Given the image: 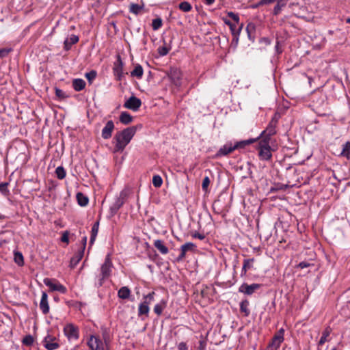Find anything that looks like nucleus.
<instances>
[{
  "instance_id": "obj_31",
  "label": "nucleus",
  "mask_w": 350,
  "mask_h": 350,
  "mask_svg": "<svg viewBox=\"0 0 350 350\" xmlns=\"http://www.w3.org/2000/svg\"><path fill=\"white\" fill-rule=\"evenodd\" d=\"M144 70L143 68L140 65H137L134 70L131 72L132 77H136L138 79H141L143 76Z\"/></svg>"
},
{
  "instance_id": "obj_38",
  "label": "nucleus",
  "mask_w": 350,
  "mask_h": 350,
  "mask_svg": "<svg viewBox=\"0 0 350 350\" xmlns=\"http://www.w3.org/2000/svg\"><path fill=\"white\" fill-rule=\"evenodd\" d=\"M152 184L155 187H160L163 184V180L159 175H154L152 178Z\"/></svg>"
},
{
  "instance_id": "obj_19",
  "label": "nucleus",
  "mask_w": 350,
  "mask_h": 350,
  "mask_svg": "<svg viewBox=\"0 0 350 350\" xmlns=\"http://www.w3.org/2000/svg\"><path fill=\"white\" fill-rule=\"evenodd\" d=\"M79 41V37L76 35H71L67 38L64 42V48L66 51L70 49L72 45L76 44Z\"/></svg>"
},
{
  "instance_id": "obj_61",
  "label": "nucleus",
  "mask_w": 350,
  "mask_h": 350,
  "mask_svg": "<svg viewBox=\"0 0 350 350\" xmlns=\"http://www.w3.org/2000/svg\"><path fill=\"white\" fill-rule=\"evenodd\" d=\"M346 23H350V17H349V18H347L346 19Z\"/></svg>"
},
{
  "instance_id": "obj_29",
  "label": "nucleus",
  "mask_w": 350,
  "mask_h": 350,
  "mask_svg": "<svg viewBox=\"0 0 350 350\" xmlns=\"http://www.w3.org/2000/svg\"><path fill=\"white\" fill-rule=\"evenodd\" d=\"M77 200L78 204L81 206H85L89 202L88 198L86 196H85L83 193H80V192L77 193Z\"/></svg>"
},
{
  "instance_id": "obj_33",
  "label": "nucleus",
  "mask_w": 350,
  "mask_h": 350,
  "mask_svg": "<svg viewBox=\"0 0 350 350\" xmlns=\"http://www.w3.org/2000/svg\"><path fill=\"white\" fill-rule=\"evenodd\" d=\"M341 155L347 159L350 158V142H347L342 145Z\"/></svg>"
},
{
  "instance_id": "obj_35",
  "label": "nucleus",
  "mask_w": 350,
  "mask_h": 350,
  "mask_svg": "<svg viewBox=\"0 0 350 350\" xmlns=\"http://www.w3.org/2000/svg\"><path fill=\"white\" fill-rule=\"evenodd\" d=\"M143 7L136 4V3H131L130 5L129 11L135 14H138L140 11L142 10Z\"/></svg>"
},
{
  "instance_id": "obj_7",
  "label": "nucleus",
  "mask_w": 350,
  "mask_h": 350,
  "mask_svg": "<svg viewBox=\"0 0 350 350\" xmlns=\"http://www.w3.org/2000/svg\"><path fill=\"white\" fill-rule=\"evenodd\" d=\"M112 267L113 263L110 257V254H107L105 257L104 263L100 267V278L99 280V286H102L103 281L110 276Z\"/></svg>"
},
{
  "instance_id": "obj_40",
  "label": "nucleus",
  "mask_w": 350,
  "mask_h": 350,
  "mask_svg": "<svg viewBox=\"0 0 350 350\" xmlns=\"http://www.w3.org/2000/svg\"><path fill=\"white\" fill-rule=\"evenodd\" d=\"M286 3H282V2H277V4L274 6V8H273V13L274 15H278L281 10H282V8L285 6Z\"/></svg>"
},
{
  "instance_id": "obj_55",
  "label": "nucleus",
  "mask_w": 350,
  "mask_h": 350,
  "mask_svg": "<svg viewBox=\"0 0 350 350\" xmlns=\"http://www.w3.org/2000/svg\"><path fill=\"white\" fill-rule=\"evenodd\" d=\"M276 1L275 0H261V3H264V5H268Z\"/></svg>"
},
{
  "instance_id": "obj_51",
  "label": "nucleus",
  "mask_w": 350,
  "mask_h": 350,
  "mask_svg": "<svg viewBox=\"0 0 350 350\" xmlns=\"http://www.w3.org/2000/svg\"><path fill=\"white\" fill-rule=\"evenodd\" d=\"M8 185V183H0V191L2 193L4 192L6 190Z\"/></svg>"
},
{
  "instance_id": "obj_25",
  "label": "nucleus",
  "mask_w": 350,
  "mask_h": 350,
  "mask_svg": "<svg viewBox=\"0 0 350 350\" xmlns=\"http://www.w3.org/2000/svg\"><path fill=\"white\" fill-rule=\"evenodd\" d=\"M85 87V82L82 79H75L72 81V88L75 91L79 92Z\"/></svg>"
},
{
  "instance_id": "obj_26",
  "label": "nucleus",
  "mask_w": 350,
  "mask_h": 350,
  "mask_svg": "<svg viewBox=\"0 0 350 350\" xmlns=\"http://www.w3.org/2000/svg\"><path fill=\"white\" fill-rule=\"evenodd\" d=\"M120 121L126 125L133 121V117L127 111H122L120 116Z\"/></svg>"
},
{
  "instance_id": "obj_16",
  "label": "nucleus",
  "mask_w": 350,
  "mask_h": 350,
  "mask_svg": "<svg viewBox=\"0 0 350 350\" xmlns=\"http://www.w3.org/2000/svg\"><path fill=\"white\" fill-rule=\"evenodd\" d=\"M114 123L112 120H109L102 129V137L108 139L111 137L112 132L114 130Z\"/></svg>"
},
{
  "instance_id": "obj_50",
  "label": "nucleus",
  "mask_w": 350,
  "mask_h": 350,
  "mask_svg": "<svg viewBox=\"0 0 350 350\" xmlns=\"http://www.w3.org/2000/svg\"><path fill=\"white\" fill-rule=\"evenodd\" d=\"M193 237L198 239L200 240H203L205 238V236L203 234L196 232L193 234Z\"/></svg>"
},
{
  "instance_id": "obj_15",
  "label": "nucleus",
  "mask_w": 350,
  "mask_h": 350,
  "mask_svg": "<svg viewBox=\"0 0 350 350\" xmlns=\"http://www.w3.org/2000/svg\"><path fill=\"white\" fill-rule=\"evenodd\" d=\"M284 340L281 334H275L266 348V350H278Z\"/></svg>"
},
{
  "instance_id": "obj_28",
  "label": "nucleus",
  "mask_w": 350,
  "mask_h": 350,
  "mask_svg": "<svg viewBox=\"0 0 350 350\" xmlns=\"http://www.w3.org/2000/svg\"><path fill=\"white\" fill-rule=\"evenodd\" d=\"M98 227H99V222L96 221L94 224L92 230H91V237L90 240V244L92 245L96 239V237L98 234Z\"/></svg>"
},
{
  "instance_id": "obj_49",
  "label": "nucleus",
  "mask_w": 350,
  "mask_h": 350,
  "mask_svg": "<svg viewBox=\"0 0 350 350\" xmlns=\"http://www.w3.org/2000/svg\"><path fill=\"white\" fill-rule=\"evenodd\" d=\"M254 29H255L254 25L252 23H249L246 27V31H247L248 35H250L251 31L254 30Z\"/></svg>"
},
{
  "instance_id": "obj_36",
  "label": "nucleus",
  "mask_w": 350,
  "mask_h": 350,
  "mask_svg": "<svg viewBox=\"0 0 350 350\" xmlns=\"http://www.w3.org/2000/svg\"><path fill=\"white\" fill-rule=\"evenodd\" d=\"M162 20L161 18H157L152 21V27L154 30H158L162 26Z\"/></svg>"
},
{
  "instance_id": "obj_17",
  "label": "nucleus",
  "mask_w": 350,
  "mask_h": 350,
  "mask_svg": "<svg viewBox=\"0 0 350 350\" xmlns=\"http://www.w3.org/2000/svg\"><path fill=\"white\" fill-rule=\"evenodd\" d=\"M55 338L47 336L44 340V346L48 350H55L59 347V344L56 342Z\"/></svg>"
},
{
  "instance_id": "obj_4",
  "label": "nucleus",
  "mask_w": 350,
  "mask_h": 350,
  "mask_svg": "<svg viewBox=\"0 0 350 350\" xmlns=\"http://www.w3.org/2000/svg\"><path fill=\"white\" fill-rule=\"evenodd\" d=\"M278 120L279 116L275 113L268 124L266 129L262 131L257 138H255L256 141L258 139H268V141H270L271 137L276 133V127L278 123Z\"/></svg>"
},
{
  "instance_id": "obj_5",
  "label": "nucleus",
  "mask_w": 350,
  "mask_h": 350,
  "mask_svg": "<svg viewBox=\"0 0 350 350\" xmlns=\"http://www.w3.org/2000/svg\"><path fill=\"white\" fill-rule=\"evenodd\" d=\"M155 293L152 291L147 295L143 296V301L139 304L138 307L137 315L138 317L145 316L148 317L150 307L149 305L154 301Z\"/></svg>"
},
{
  "instance_id": "obj_52",
  "label": "nucleus",
  "mask_w": 350,
  "mask_h": 350,
  "mask_svg": "<svg viewBox=\"0 0 350 350\" xmlns=\"http://www.w3.org/2000/svg\"><path fill=\"white\" fill-rule=\"evenodd\" d=\"M308 266L309 263L304 261L299 262V264L298 265V267H300L301 269L306 268Z\"/></svg>"
},
{
  "instance_id": "obj_18",
  "label": "nucleus",
  "mask_w": 350,
  "mask_h": 350,
  "mask_svg": "<svg viewBox=\"0 0 350 350\" xmlns=\"http://www.w3.org/2000/svg\"><path fill=\"white\" fill-rule=\"evenodd\" d=\"M40 308L44 314H46L49 312L48 295L47 293L44 291L42 292V296L40 302Z\"/></svg>"
},
{
  "instance_id": "obj_46",
  "label": "nucleus",
  "mask_w": 350,
  "mask_h": 350,
  "mask_svg": "<svg viewBox=\"0 0 350 350\" xmlns=\"http://www.w3.org/2000/svg\"><path fill=\"white\" fill-rule=\"evenodd\" d=\"M12 51L11 49H0V58L4 57L8 55V53Z\"/></svg>"
},
{
  "instance_id": "obj_10",
  "label": "nucleus",
  "mask_w": 350,
  "mask_h": 350,
  "mask_svg": "<svg viewBox=\"0 0 350 350\" xmlns=\"http://www.w3.org/2000/svg\"><path fill=\"white\" fill-rule=\"evenodd\" d=\"M87 345L91 350H105L107 346L98 336L94 335L90 336Z\"/></svg>"
},
{
  "instance_id": "obj_2",
  "label": "nucleus",
  "mask_w": 350,
  "mask_h": 350,
  "mask_svg": "<svg viewBox=\"0 0 350 350\" xmlns=\"http://www.w3.org/2000/svg\"><path fill=\"white\" fill-rule=\"evenodd\" d=\"M256 142V139H250L232 144L231 142L226 143L216 152L214 159H219L228 155L237 149L244 148L246 145L251 144Z\"/></svg>"
},
{
  "instance_id": "obj_54",
  "label": "nucleus",
  "mask_w": 350,
  "mask_h": 350,
  "mask_svg": "<svg viewBox=\"0 0 350 350\" xmlns=\"http://www.w3.org/2000/svg\"><path fill=\"white\" fill-rule=\"evenodd\" d=\"M86 242H87V237L84 236L83 238H82V247L81 249H83V250H85V245H86Z\"/></svg>"
},
{
  "instance_id": "obj_6",
  "label": "nucleus",
  "mask_w": 350,
  "mask_h": 350,
  "mask_svg": "<svg viewBox=\"0 0 350 350\" xmlns=\"http://www.w3.org/2000/svg\"><path fill=\"white\" fill-rule=\"evenodd\" d=\"M227 14L234 21V23H233L232 26H230L229 28L233 37L237 38V41H238L239 36L241 33L243 25V23H239L240 18L237 14L232 12H228Z\"/></svg>"
},
{
  "instance_id": "obj_20",
  "label": "nucleus",
  "mask_w": 350,
  "mask_h": 350,
  "mask_svg": "<svg viewBox=\"0 0 350 350\" xmlns=\"http://www.w3.org/2000/svg\"><path fill=\"white\" fill-rule=\"evenodd\" d=\"M84 254L83 249H79L75 256L70 259V267H75L82 259Z\"/></svg>"
},
{
  "instance_id": "obj_27",
  "label": "nucleus",
  "mask_w": 350,
  "mask_h": 350,
  "mask_svg": "<svg viewBox=\"0 0 350 350\" xmlns=\"http://www.w3.org/2000/svg\"><path fill=\"white\" fill-rule=\"evenodd\" d=\"M249 305V301L247 299H244L240 303V311L244 314L245 317H248L250 314Z\"/></svg>"
},
{
  "instance_id": "obj_9",
  "label": "nucleus",
  "mask_w": 350,
  "mask_h": 350,
  "mask_svg": "<svg viewBox=\"0 0 350 350\" xmlns=\"http://www.w3.org/2000/svg\"><path fill=\"white\" fill-rule=\"evenodd\" d=\"M44 284L50 288L51 291H58L62 294L67 292V288L55 279L46 278L43 280Z\"/></svg>"
},
{
  "instance_id": "obj_59",
  "label": "nucleus",
  "mask_w": 350,
  "mask_h": 350,
  "mask_svg": "<svg viewBox=\"0 0 350 350\" xmlns=\"http://www.w3.org/2000/svg\"><path fill=\"white\" fill-rule=\"evenodd\" d=\"M277 334H281L282 336L284 337V329L282 328L280 329V331L278 332V333Z\"/></svg>"
},
{
  "instance_id": "obj_45",
  "label": "nucleus",
  "mask_w": 350,
  "mask_h": 350,
  "mask_svg": "<svg viewBox=\"0 0 350 350\" xmlns=\"http://www.w3.org/2000/svg\"><path fill=\"white\" fill-rule=\"evenodd\" d=\"M61 241L64 243H68L69 242V232L68 231H65L63 232L62 236L61 237Z\"/></svg>"
},
{
  "instance_id": "obj_58",
  "label": "nucleus",
  "mask_w": 350,
  "mask_h": 350,
  "mask_svg": "<svg viewBox=\"0 0 350 350\" xmlns=\"http://www.w3.org/2000/svg\"><path fill=\"white\" fill-rule=\"evenodd\" d=\"M215 0H203L204 3L208 5H212Z\"/></svg>"
},
{
  "instance_id": "obj_47",
  "label": "nucleus",
  "mask_w": 350,
  "mask_h": 350,
  "mask_svg": "<svg viewBox=\"0 0 350 350\" xmlns=\"http://www.w3.org/2000/svg\"><path fill=\"white\" fill-rule=\"evenodd\" d=\"M206 342L204 340H201L199 341V345L198 347V350H206Z\"/></svg>"
},
{
  "instance_id": "obj_42",
  "label": "nucleus",
  "mask_w": 350,
  "mask_h": 350,
  "mask_svg": "<svg viewBox=\"0 0 350 350\" xmlns=\"http://www.w3.org/2000/svg\"><path fill=\"white\" fill-rule=\"evenodd\" d=\"M23 343L25 345L30 346L33 343V338L31 335H27L23 338Z\"/></svg>"
},
{
  "instance_id": "obj_30",
  "label": "nucleus",
  "mask_w": 350,
  "mask_h": 350,
  "mask_svg": "<svg viewBox=\"0 0 350 350\" xmlns=\"http://www.w3.org/2000/svg\"><path fill=\"white\" fill-rule=\"evenodd\" d=\"M332 329L329 327H327L325 329L319 342V345H323L327 340V338L330 335Z\"/></svg>"
},
{
  "instance_id": "obj_56",
  "label": "nucleus",
  "mask_w": 350,
  "mask_h": 350,
  "mask_svg": "<svg viewBox=\"0 0 350 350\" xmlns=\"http://www.w3.org/2000/svg\"><path fill=\"white\" fill-rule=\"evenodd\" d=\"M223 21H224V23H225L226 25H227L229 27H230V26H232V23H232L231 21H230L229 20H228V19H226V18H223Z\"/></svg>"
},
{
  "instance_id": "obj_21",
  "label": "nucleus",
  "mask_w": 350,
  "mask_h": 350,
  "mask_svg": "<svg viewBox=\"0 0 350 350\" xmlns=\"http://www.w3.org/2000/svg\"><path fill=\"white\" fill-rule=\"evenodd\" d=\"M254 258H247L243 260V264L241 269V276L245 275L247 271L253 267Z\"/></svg>"
},
{
  "instance_id": "obj_23",
  "label": "nucleus",
  "mask_w": 350,
  "mask_h": 350,
  "mask_svg": "<svg viewBox=\"0 0 350 350\" xmlns=\"http://www.w3.org/2000/svg\"><path fill=\"white\" fill-rule=\"evenodd\" d=\"M131 291L127 286L121 287L118 291V297L122 299H129Z\"/></svg>"
},
{
  "instance_id": "obj_1",
  "label": "nucleus",
  "mask_w": 350,
  "mask_h": 350,
  "mask_svg": "<svg viewBox=\"0 0 350 350\" xmlns=\"http://www.w3.org/2000/svg\"><path fill=\"white\" fill-rule=\"evenodd\" d=\"M136 131L137 126H133L118 132L113 137L115 142L114 152H122L125 147L130 143Z\"/></svg>"
},
{
  "instance_id": "obj_3",
  "label": "nucleus",
  "mask_w": 350,
  "mask_h": 350,
  "mask_svg": "<svg viewBox=\"0 0 350 350\" xmlns=\"http://www.w3.org/2000/svg\"><path fill=\"white\" fill-rule=\"evenodd\" d=\"M259 139L260 140L256 148L258 150V157L262 161L271 160L272 157V153L270 146V141H268V139Z\"/></svg>"
},
{
  "instance_id": "obj_12",
  "label": "nucleus",
  "mask_w": 350,
  "mask_h": 350,
  "mask_svg": "<svg viewBox=\"0 0 350 350\" xmlns=\"http://www.w3.org/2000/svg\"><path fill=\"white\" fill-rule=\"evenodd\" d=\"M261 287V284L253 283L247 284V283L242 284L239 288V292L243 293L246 295H252L254 292Z\"/></svg>"
},
{
  "instance_id": "obj_8",
  "label": "nucleus",
  "mask_w": 350,
  "mask_h": 350,
  "mask_svg": "<svg viewBox=\"0 0 350 350\" xmlns=\"http://www.w3.org/2000/svg\"><path fill=\"white\" fill-rule=\"evenodd\" d=\"M129 194V190L127 189H123L120 193L118 197L115 199V202L110 206V212L112 215H114L117 213L118 210L123 206L126 199L127 198Z\"/></svg>"
},
{
  "instance_id": "obj_13",
  "label": "nucleus",
  "mask_w": 350,
  "mask_h": 350,
  "mask_svg": "<svg viewBox=\"0 0 350 350\" xmlns=\"http://www.w3.org/2000/svg\"><path fill=\"white\" fill-rule=\"evenodd\" d=\"M64 332L68 340H77L79 338V329L72 323L66 325L64 328Z\"/></svg>"
},
{
  "instance_id": "obj_43",
  "label": "nucleus",
  "mask_w": 350,
  "mask_h": 350,
  "mask_svg": "<svg viewBox=\"0 0 350 350\" xmlns=\"http://www.w3.org/2000/svg\"><path fill=\"white\" fill-rule=\"evenodd\" d=\"M170 49L165 46H160L158 49V52L159 55L161 56L166 55L168 53Z\"/></svg>"
},
{
  "instance_id": "obj_39",
  "label": "nucleus",
  "mask_w": 350,
  "mask_h": 350,
  "mask_svg": "<svg viewBox=\"0 0 350 350\" xmlns=\"http://www.w3.org/2000/svg\"><path fill=\"white\" fill-rule=\"evenodd\" d=\"M115 75L117 76L118 80H121L123 71H122V64L120 62V65L114 68Z\"/></svg>"
},
{
  "instance_id": "obj_63",
  "label": "nucleus",
  "mask_w": 350,
  "mask_h": 350,
  "mask_svg": "<svg viewBox=\"0 0 350 350\" xmlns=\"http://www.w3.org/2000/svg\"><path fill=\"white\" fill-rule=\"evenodd\" d=\"M277 2H282L283 0H275Z\"/></svg>"
},
{
  "instance_id": "obj_53",
  "label": "nucleus",
  "mask_w": 350,
  "mask_h": 350,
  "mask_svg": "<svg viewBox=\"0 0 350 350\" xmlns=\"http://www.w3.org/2000/svg\"><path fill=\"white\" fill-rule=\"evenodd\" d=\"M262 5H264V3H261V0H260V1H258V3H256L255 4H252L251 5V8L253 9H256L258 7L262 6Z\"/></svg>"
},
{
  "instance_id": "obj_60",
  "label": "nucleus",
  "mask_w": 350,
  "mask_h": 350,
  "mask_svg": "<svg viewBox=\"0 0 350 350\" xmlns=\"http://www.w3.org/2000/svg\"><path fill=\"white\" fill-rule=\"evenodd\" d=\"M278 42H277V44L275 45V49L278 51V53H281L282 51L279 50V46H278Z\"/></svg>"
},
{
  "instance_id": "obj_37",
  "label": "nucleus",
  "mask_w": 350,
  "mask_h": 350,
  "mask_svg": "<svg viewBox=\"0 0 350 350\" xmlns=\"http://www.w3.org/2000/svg\"><path fill=\"white\" fill-rule=\"evenodd\" d=\"M178 8L182 11L186 12H189L191 10V8H192L191 4L189 2H187V1H183V2H181L179 4Z\"/></svg>"
},
{
  "instance_id": "obj_24",
  "label": "nucleus",
  "mask_w": 350,
  "mask_h": 350,
  "mask_svg": "<svg viewBox=\"0 0 350 350\" xmlns=\"http://www.w3.org/2000/svg\"><path fill=\"white\" fill-rule=\"evenodd\" d=\"M167 306V301L165 299H161L159 303H157L154 307V312L158 315L160 316L163 310Z\"/></svg>"
},
{
  "instance_id": "obj_11",
  "label": "nucleus",
  "mask_w": 350,
  "mask_h": 350,
  "mask_svg": "<svg viewBox=\"0 0 350 350\" xmlns=\"http://www.w3.org/2000/svg\"><path fill=\"white\" fill-rule=\"evenodd\" d=\"M196 245L191 243V242H187L180 246V254L177 257V261H181L183 260L187 252H194L196 250Z\"/></svg>"
},
{
  "instance_id": "obj_22",
  "label": "nucleus",
  "mask_w": 350,
  "mask_h": 350,
  "mask_svg": "<svg viewBox=\"0 0 350 350\" xmlns=\"http://www.w3.org/2000/svg\"><path fill=\"white\" fill-rule=\"evenodd\" d=\"M154 246L161 254H167L169 252L168 248L165 245L163 241L157 239L154 241Z\"/></svg>"
},
{
  "instance_id": "obj_62",
  "label": "nucleus",
  "mask_w": 350,
  "mask_h": 350,
  "mask_svg": "<svg viewBox=\"0 0 350 350\" xmlns=\"http://www.w3.org/2000/svg\"><path fill=\"white\" fill-rule=\"evenodd\" d=\"M233 42H235L236 43L238 42V41H237V38H234L233 37V40H232Z\"/></svg>"
},
{
  "instance_id": "obj_41",
  "label": "nucleus",
  "mask_w": 350,
  "mask_h": 350,
  "mask_svg": "<svg viewBox=\"0 0 350 350\" xmlns=\"http://www.w3.org/2000/svg\"><path fill=\"white\" fill-rule=\"evenodd\" d=\"M97 73L95 70H91L85 73V76L88 81L91 83L96 77Z\"/></svg>"
},
{
  "instance_id": "obj_14",
  "label": "nucleus",
  "mask_w": 350,
  "mask_h": 350,
  "mask_svg": "<svg viewBox=\"0 0 350 350\" xmlns=\"http://www.w3.org/2000/svg\"><path fill=\"white\" fill-rule=\"evenodd\" d=\"M142 105V101L139 98L132 96L124 104L126 109L137 111Z\"/></svg>"
},
{
  "instance_id": "obj_32",
  "label": "nucleus",
  "mask_w": 350,
  "mask_h": 350,
  "mask_svg": "<svg viewBox=\"0 0 350 350\" xmlns=\"http://www.w3.org/2000/svg\"><path fill=\"white\" fill-rule=\"evenodd\" d=\"M14 260L18 266H23L24 265V258L22 253L19 252H14Z\"/></svg>"
},
{
  "instance_id": "obj_48",
  "label": "nucleus",
  "mask_w": 350,
  "mask_h": 350,
  "mask_svg": "<svg viewBox=\"0 0 350 350\" xmlns=\"http://www.w3.org/2000/svg\"><path fill=\"white\" fill-rule=\"evenodd\" d=\"M178 350H188L187 345L186 342H181L178 345Z\"/></svg>"
},
{
  "instance_id": "obj_57",
  "label": "nucleus",
  "mask_w": 350,
  "mask_h": 350,
  "mask_svg": "<svg viewBox=\"0 0 350 350\" xmlns=\"http://www.w3.org/2000/svg\"><path fill=\"white\" fill-rule=\"evenodd\" d=\"M55 93H56V95L59 97L62 96V95L64 94L63 91L59 89H56Z\"/></svg>"
},
{
  "instance_id": "obj_64",
  "label": "nucleus",
  "mask_w": 350,
  "mask_h": 350,
  "mask_svg": "<svg viewBox=\"0 0 350 350\" xmlns=\"http://www.w3.org/2000/svg\"><path fill=\"white\" fill-rule=\"evenodd\" d=\"M331 350H338V349L336 347H334Z\"/></svg>"
},
{
  "instance_id": "obj_44",
  "label": "nucleus",
  "mask_w": 350,
  "mask_h": 350,
  "mask_svg": "<svg viewBox=\"0 0 350 350\" xmlns=\"http://www.w3.org/2000/svg\"><path fill=\"white\" fill-rule=\"evenodd\" d=\"M210 184V179L208 176H206L203 178L202 188L204 191H206L207 188Z\"/></svg>"
},
{
  "instance_id": "obj_34",
  "label": "nucleus",
  "mask_w": 350,
  "mask_h": 350,
  "mask_svg": "<svg viewBox=\"0 0 350 350\" xmlns=\"http://www.w3.org/2000/svg\"><path fill=\"white\" fill-rule=\"evenodd\" d=\"M55 174L57 177L60 180L64 178L66 175V172L64 168L62 166H59L56 168Z\"/></svg>"
}]
</instances>
